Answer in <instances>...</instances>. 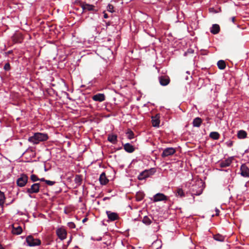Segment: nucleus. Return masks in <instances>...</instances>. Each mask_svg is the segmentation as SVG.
<instances>
[{"label":"nucleus","mask_w":249,"mask_h":249,"mask_svg":"<svg viewBox=\"0 0 249 249\" xmlns=\"http://www.w3.org/2000/svg\"><path fill=\"white\" fill-rule=\"evenodd\" d=\"M152 175L151 170H145L143 172H142L138 176V179L139 180H142L145 179V178L150 176V175Z\"/></svg>","instance_id":"2eb2a0df"},{"label":"nucleus","mask_w":249,"mask_h":249,"mask_svg":"<svg viewBox=\"0 0 249 249\" xmlns=\"http://www.w3.org/2000/svg\"><path fill=\"white\" fill-rule=\"evenodd\" d=\"M210 31L212 34L214 35L218 34L220 31L219 25L216 24H213Z\"/></svg>","instance_id":"aec40b11"},{"label":"nucleus","mask_w":249,"mask_h":249,"mask_svg":"<svg viewBox=\"0 0 249 249\" xmlns=\"http://www.w3.org/2000/svg\"><path fill=\"white\" fill-rule=\"evenodd\" d=\"M28 178L25 174H22L20 177L17 179V185L19 187L24 186L27 183Z\"/></svg>","instance_id":"7ed1b4c3"},{"label":"nucleus","mask_w":249,"mask_h":249,"mask_svg":"<svg viewBox=\"0 0 249 249\" xmlns=\"http://www.w3.org/2000/svg\"><path fill=\"white\" fill-rule=\"evenodd\" d=\"M231 21L233 23L235 22V17H233L231 18Z\"/></svg>","instance_id":"ea45409f"},{"label":"nucleus","mask_w":249,"mask_h":249,"mask_svg":"<svg viewBox=\"0 0 249 249\" xmlns=\"http://www.w3.org/2000/svg\"><path fill=\"white\" fill-rule=\"evenodd\" d=\"M160 115L156 114L155 116L152 117V124L154 127H159L160 124Z\"/></svg>","instance_id":"f3484780"},{"label":"nucleus","mask_w":249,"mask_h":249,"mask_svg":"<svg viewBox=\"0 0 249 249\" xmlns=\"http://www.w3.org/2000/svg\"><path fill=\"white\" fill-rule=\"evenodd\" d=\"M45 182L47 184H48V185H50V186H52V185H54L55 183L54 181L48 180H45Z\"/></svg>","instance_id":"c9c22d12"},{"label":"nucleus","mask_w":249,"mask_h":249,"mask_svg":"<svg viewBox=\"0 0 249 249\" xmlns=\"http://www.w3.org/2000/svg\"><path fill=\"white\" fill-rule=\"evenodd\" d=\"M10 68L11 67H10V65L9 63H7L5 64L3 68L5 71H9V70H10Z\"/></svg>","instance_id":"f704fd0d"},{"label":"nucleus","mask_w":249,"mask_h":249,"mask_svg":"<svg viewBox=\"0 0 249 249\" xmlns=\"http://www.w3.org/2000/svg\"><path fill=\"white\" fill-rule=\"evenodd\" d=\"M5 197L4 193L0 191V206H2L4 203Z\"/></svg>","instance_id":"c85d7f7f"},{"label":"nucleus","mask_w":249,"mask_h":249,"mask_svg":"<svg viewBox=\"0 0 249 249\" xmlns=\"http://www.w3.org/2000/svg\"><path fill=\"white\" fill-rule=\"evenodd\" d=\"M247 133L244 130H240L238 132L237 136L239 139H244L247 137Z\"/></svg>","instance_id":"b1692460"},{"label":"nucleus","mask_w":249,"mask_h":249,"mask_svg":"<svg viewBox=\"0 0 249 249\" xmlns=\"http://www.w3.org/2000/svg\"><path fill=\"white\" fill-rule=\"evenodd\" d=\"M106 213L107 215L108 218L110 221H115L119 218V215L116 213L107 211L106 212Z\"/></svg>","instance_id":"f8f14e48"},{"label":"nucleus","mask_w":249,"mask_h":249,"mask_svg":"<svg viewBox=\"0 0 249 249\" xmlns=\"http://www.w3.org/2000/svg\"><path fill=\"white\" fill-rule=\"evenodd\" d=\"M113 6L111 4H108L107 7V10L111 13H112L114 12L113 11Z\"/></svg>","instance_id":"72a5a7b5"},{"label":"nucleus","mask_w":249,"mask_h":249,"mask_svg":"<svg viewBox=\"0 0 249 249\" xmlns=\"http://www.w3.org/2000/svg\"><path fill=\"white\" fill-rule=\"evenodd\" d=\"M167 197L162 193H158L153 197V201L158 202L160 201L167 200Z\"/></svg>","instance_id":"1a4fd4ad"},{"label":"nucleus","mask_w":249,"mask_h":249,"mask_svg":"<svg viewBox=\"0 0 249 249\" xmlns=\"http://www.w3.org/2000/svg\"><path fill=\"white\" fill-rule=\"evenodd\" d=\"M30 178L31 180L33 182H35L39 180V178L36 175L34 174L32 175Z\"/></svg>","instance_id":"473e14b6"},{"label":"nucleus","mask_w":249,"mask_h":249,"mask_svg":"<svg viewBox=\"0 0 249 249\" xmlns=\"http://www.w3.org/2000/svg\"><path fill=\"white\" fill-rule=\"evenodd\" d=\"M82 180V178L80 175H76L74 178V181L77 185H79L81 183Z\"/></svg>","instance_id":"7c9ffc66"},{"label":"nucleus","mask_w":249,"mask_h":249,"mask_svg":"<svg viewBox=\"0 0 249 249\" xmlns=\"http://www.w3.org/2000/svg\"><path fill=\"white\" fill-rule=\"evenodd\" d=\"M12 52H12V51H8V52H7V53H8V54H10V53H11Z\"/></svg>","instance_id":"c03bdc74"},{"label":"nucleus","mask_w":249,"mask_h":249,"mask_svg":"<svg viewBox=\"0 0 249 249\" xmlns=\"http://www.w3.org/2000/svg\"><path fill=\"white\" fill-rule=\"evenodd\" d=\"M56 233L59 238L62 240L66 238L67 231L64 228H60L58 229L56 231Z\"/></svg>","instance_id":"0eeeda50"},{"label":"nucleus","mask_w":249,"mask_h":249,"mask_svg":"<svg viewBox=\"0 0 249 249\" xmlns=\"http://www.w3.org/2000/svg\"><path fill=\"white\" fill-rule=\"evenodd\" d=\"M113 1H114L115 2H118L119 0H112Z\"/></svg>","instance_id":"49530a36"},{"label":"nucleus","mask_w":249,"mask_h":249,"mask_svg":"<svg viewBox=\"0 0 249 249\" xmlns=\"http://www.w3.org/2000/svg\"><path fill=\"white\" fill-rule=\"evenodd\" d=\"M219 136V134L217 132H212L210 134V137L213 140H218Z\"/></svg>","instance_id":"cd10ccee"},{"label":"nucleus","mask_w":249,"mask_h":249,"mask_svg":"<svg viewBox=\"0 0 249 249\" xmlns=\"http://www.w3.org/2000/svg\"><path fill=\"white\" fill-rule=\"evenodd\" d=\"M202 121L201 118L196 117L195 118L193 122V125L194 127H199L201 124Z\"/></svg>","instance_id":"4be33fe9"},{"label":"nucleus","mask_w":249,"mask_h":249,"mask_svg":"<svg viewBox=\"0 0 249 249\" xmlns=\"http://www.w3.org/2000/svg\"><path fill=\"white\" fill-rule=\"evenodd\" d=\"M68 224H69V226L71 228H75V225L73 223H72V222L69 223Z\"/></svg>","instance_id":"e433bc0d"},{"label":"nucleus","mask_w":249,"mask_h":249,"mask_svg":"<svg viewBox=\"0 0 249 249\" xmlns=\"http://www.w3.org/2000/svg\"><path fill=\"white\" fill-rule=\"evenodd\" d=\"M233 160V157L229 158L228 159H227L221 161L219 163V165H220V167H222V168L229 166L230 165V164H231V162Z\"/></svg>","instance_id":"ddd939ff"},{"label":"nucleus","mask_w":249,"mask_h":249,"mask_svg":"<svg viewBox=\"0 0 249 249\" xmlns=\"http://www.w3.org/2000/svg\"><path fill=\"white\" fill-rule=\"evenodd\" d=\"M12 232L15 235H19L22 232V229L21 226H18L17 224H13L12 225Z\"/></svg>","instance_id":"9b49d317"},{"label":"nucleus","mask_w":249,"mask_h":249,"mask_svg":"<svg viewBox=\"0 0 249 249\" xmlns=\"http://www.w3.org/2000/svg\"><path fill=\"white\" fill-rule=\"evenodd\" d=\"M176 152V150L175 148L172 147H169L165 148L163 150L162 153L161 154V156L163 158L168 157L171 155H173Z\"/></svg>","instance_id":"423d86ee"},{"label":"nucleus","mask_w":249,"mask_h":249,"mask_svg":"<svg viewBox=\"0 0 249 249\" xmlns=\"http://www.w3.org/2000/svg\"><path fill=\"white\" fill-rule=\"evenodd\" d=\"M40 184L38 183L33 184L31 187L26 189V192L29 194L37 193L39 191Z\"/></svg>","instance_id":"39448f33"},{"label":"nucleus","mask_w":249,"mask_h":249,"mask_svg":"<svg viewBox=\"0 0 249 249\" xmlns=\"http://www.w3.org/2000/svg\"><path fill=\"white\" fill-rule=\"evenodd\" d=\"M213 238L214 240L222 242L224 241L225 240V237L220 234H217L213 236Z\"/></svg>","instance_id":"a878e982"},{"label":"nucleus","mask_w":249,"mask_h":249,"mask_svg":"<svg viewBox=\"0 0 249 249\" xmlns=\"http://www.w3.org/2000/svg\"><path fill=\"white\" fill-rule=\"evenodd\" d=\"M218 68L220 70H224L226 68V63L224 60H219L217 63Z\"/></svg>","instance_id":"393cba45"},{"label":"nucleus","mask_w":249,"mask_h":249,"mask_svg":"<svg viewBox=\"0 0 249 249\" xmlns=\"http://www.w3.org/2000/svg\"><path fill=\"white\" fill-rule=\"evenodd\" d=\"M144 195L142 192H138L136 195V199L138 201H141L144 197Z\"/></svg>","instance_id":"bb28decb"},{"label":"nucleus","mask_w":249,"mask_h":249,"mask_svg":"<svg viewBox=\"0 0 249 249\" xmlns=\"http://www.w3.org/2000/svg\"><path fill=\"white\" fill-rule=\"evenodd\" d=\"M142 222L145 225H149L151 223V220L147 216H145L143 218Z\"/></svg>","instance_id":"c756f323"},{"label":"nucleus","mask_w":249,"mask_h":249,"mask_svg":"<svg viewBox=\"0 0 249 249\" xmlns=\"http://www.w3.org/2000/svg\"><path fill=\"white\" fill-rule=\"evenodd\" d=\"M80 6L82 8L83 12H85L86 11H94L95 6L92 4H89L86 2L80 1Z\"/></svg>","instance_id":"20e7f679"},{"label":"nucleus","mask_w":249,"mask_h":249,"mask_svg":"<svg viewBox=\"0 0 249 249\" xmlns=\"http://www.w3.org/2000/svg\"><path fill=\"white\" fill-rule=\"evenodd\" d=\"M107 140L110 142L115 144L117 142V136L114 134H109L108 135Z\"/></svg>","instance_id":"412c9836"},{"label":"nucleus","mask_w":249,"mask_h":249,"mask_svg":"<svg viewBox=\"0 0 249 249\" xmlns=\"http://www.w3.org/2000/svg\"><path fill=\"white\" fill-rule=\"evenodd\" d=\"M99 181L100 183L102 185H105L108 182V179L107 178L105 173H102L101 174L99 178Z\"/></svg>","instance_id":"a211bd4d"},{"label":"nucleus","mask_w":249,"mask_h":249,"mask_svg":"<svg viewBox=\"0 0 249 249\" xmlns=\"http://www.w3.org/2000/svg\"><path fill=\"white\" fill-rule=\"evenodd\" d=\"M170 78L167 76H161L159 77V82L161 85L165 86L170 82Z\"/></svg>","instance_id":"4468645a"},{"label":"nucleus","mask_w":249,"mask_h":249,"mask_svg":"<svg viewBox=\"0 0 249 249\" xmlns=\"http://www.w3.org/2000/svg\"><path fill=\"white\" fill-rule=\"evenodd\" d=\"M39 180H40L41 181H44V182H45V180H46L44 178H39Z\"/></svg>","instance_id":"79ce46f5"},{"label":"nucleus","mask_w":249,"mask_h":249,"mask_svg":"<svg viewBox=\"0 0 249 249\" xmlns=\"http://www.w3.org/2000/svg\"><path fill=\"white\" fill-rule=\"evenodd\" d=\"M108 17L107 14V13H104V18H107Z\"/></svg>","instance_id":"58836bf2"},{"label":"nucleus","mask_w":249,"mask_h":249,"mask_svg":"<svg viewBox=\"0 0 249 249\" xmlns=\"http://www.w3.org/2000/svg\"><path fill=\"white\" fill-rule=\"evenodd\" d=\"M215 212H216V215H218L219 213V211L217 209H216Z\"/></svg>","instance_id":"a19ab883"},{"label":"nucleus","mask_w":249,"mask_h":249,"mask_svg":"<svg viewBox=\"0 0 249 249\" xmlns=\"http://www.w3.org/2000/svg\"><path fill=\"white\" fill-rule=\"evenodd\" d=\"M0 249H4V248L1 245H0Z\"/></svg>","instance_id":"a18cd8bd"},{"label":"nucleus","mask_w":249,"mask_h":249,"mask_svg":"<svg viewBox=\"0 0 249 249\" xmlns=\"http://www.w3.org/2000/svg\"><path fill=\"white\" fill-rule=\"evenodd\" d=\"M241 175L245 178H249V168L246 164H242L240 167Z\"/></svg>","instance_id":"6e6552de"},{"label":"nucleus","mask_w":249,"mask_h":249,"mask_svg":"<svg viewBox=\"0 0 249 249\" xmlns=\"http://www.w3.org/2000/svg\"><path fill=\"white\" fill-rule=\"evenodd\" d=\"M48 138L49 137L46 133H35L33 136L29 138L28 141L33 144H37L40 142L47 141Z\"/></svg>","instance_id":"f257e3e1"},{"label":"nucleus","mask_w":249,"mask_h":249,"mask_svg":"<svg viewBox=\"0 0 249 249\" xmlns=\"http://www.w3.org/2000/svg\"><path fill=\"white\" fill-rule=\"evenodd\" d=\"M12 39L13 42L15 43H21L23 39V37L21 33H16L12 36Z\"/></svg>","instance_id":"9d476101"},{"label":"nucleus","mask_w":249,"mask_h":249,"mask_svg":"<svg viewBox=\"0 0 249 249\" xmlns=\"http://www.w3.org/2000/svg\"><path fill=\"white\" fill-rule=\"evenodd\" d=\"M232 144H233L232 142H231V141H230L227 143L228 146H230V147L232 145Z\"/></svg>","instance_id":"4c0bfd02"},{"label":"nucleus","mask_w":249,"mask_h":249,"mask_svg":"<svg viewBox=\"0 0 249 249\" xmlns=\"http://www.w3.org/2000/svg\"><path fill=\"white\" fill-rule=\"evenodd\" d=\"M87 220V218H85L82 220V221H83V222H86Z\"/></svg>","instance_id":"37998d69"},{"label":"nucleus","mask_w":249,"mask_h":249,"mask_svg":"<svg viewBox=\"0 0 249 249\" xmlns=\"http://www.w3.org/2000/svg\"><path fill=\"white\" fill-rule=\"evenodd\" d=\"M126 134L127 135V138L130 140L134 138V134L133 131L129 129L127 130V131L126 132Z\"/></svg>","instance_id":"2f4dec72"},{"label":"nucleus","mask_w":249,"mask_h":249,"mask_svg":"<svg viewBox=\"0 0 249 249\" xmlns=\"http://www.w3.org/2000/svg\"><path fill=\"white\" fill-rule=\"evenodd\" d=\"M176 196L180 197H183L185 196V195L182 188H178L176 192Z\"/></svg>","instance_id":"5701e85b"},{"label":"nucleus","mask_w":249,"mask_h":249,"mask_svg":"<svg viewBox=\"0 0 249 249\" xmlns=\"http://www.w3.org/2000/svg\"><path fill=\"white\" fill-rule=\"evenodd\" d=\"M92 98L94 101L102 102L105 100L106 96L103 93H97L93 95Z\"/></svg>","instance_id":"dca6fc26"},{"label":"nucleus","mask_w":249,"mask_h":249,"mask_svg":"<svg viewBox=\"0 0 249 249\" xmlns=\"http://www.w3.org/2000/svg\"><path fill=\"white\" fill-rule=\"evenodd\" d=\"M26 241L29 246H36L40 245L41 241L39 239L34 238L33 236L29 235L26 237Z\"/></svg>","instance_id":"f03ea898"},{"label":"nucleus","mask_w":249,"mask_h":249,"mask_svg":"<svg viewBox=\"0 0 249 249\" xmlns=\"http://www.w3.org/2000/svg\"><path fill=\"white\" fill-rule=\"evenodd\" d=\"M124 149L126 152H129V153H132L135 150V148L133 147V146L131 144H130L129 143H127L124 144Z\"/></svg>","instance_id":"6ab92c4d"}]
</instances>
